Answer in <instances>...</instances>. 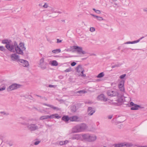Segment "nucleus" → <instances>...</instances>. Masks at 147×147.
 <instances>
[{
	"label": "nucleus",
	"mask_w": 147,
	"mask_h": 147,
	"mask_svg": "<svg viewBox=\"0 0 147 147\" xmlns=\"http://www.w3.org/2000/svg\"><path fill=\"white\" fill-rule=\"evenodd\" d=\"M61 51V50L60 49H56L52 51V52L54 53H60Z\"/></svg>",
	"instance_id": "nucleus-22"
},
{
	"label": "nucleus",
	"mask_w": 147,
	"mask_h": 147,
	"mask_svg": "<svg viewBox=\"0 0 147 147\" xmlns=\"http://www.w3.org/2000/svg\"><path fill=\"white\" fill-rule=\"evenodd\" d=\"M93 55L95 56L96 55V54H93Z\"/></svg>",
	"instance_id": "nucleus-61"
},
{
	"label": "nucleus",
	"mask_w": 147,
	"mask_h": 147,
	"mask_svg": "<svg viewBox=\"0 0 147 147\" xmlns=\"http://www.w3.org/2000/svg\"><path fill=\"white\" fill-rule=\"evenodd\" d=\"M62 21L63 22H65V20H62Z\"/></svg>",
	"instance_id": "nucleus-59"
},
{
	"label": "nucleus",
	"mask_w": 147,
	"mask_h": 147,
	"mask_svg": "<svg viewBox=\"0 0 147 147\" xmlns=\"http://www.w3.org/2000/svg\"><path fill=\"white\" fill-rule=\"evenodd\" d=\"M93 10L95 11V12H96V10H96L95 8H93Z\"/></svg>",
	"instance_id": "nucleus-56"
},
{
	"label": "nucleus",
	"mask_w": 147,
	"mask_h": 147,
	"mask_svg": "<svg viewBox=\"0 0 147 147\" xmlns=\"http://www.w3.org/2000/svg\"><path fill=\"white\" fill-rule=\"evenodd\" d=\"M2 43L6 44L5 47L9 51L13 53L16 52L18 54L23 55V51L26 49L23 43L21 42L18 45L16 41H14L12 42L11 40L7 39L2 40Z\"/></svg>",
	"instance_id": "nucleus-1"
},
{
	"label": "nucleus",
	"mask_w": 147,
	"mask_h": 147,
	"mask_svg": "<svg viewBox=\"0 0 147 147\" xmlns=\"http://www.w3.org/2000/svg\"><path fill=\"white\" fill-rule=\"evenodd\" d=\"M42 105H45L47 106V107H49L52 108L53 110H57V111L59 110L60 109L57 107H55L53 105H50L49 104H47L45 103H42Z\"/></svg>",
	"instance_id": "nucleus-16"
},
{
	"label": "nucleus",
	"mask_w": 147,
	"mask_h": 147,
	"mask_svg": "<svg viewBox=\"0 0 147 147\" xmlns=\"http://www.w3.org/2000/svg\"><path fill=\"white\" fill-rule=\"evenodd\" d=\"M112 117V115H110L108 116V118L109 119H111Z\"/></svg>",
	"instance_id": "nucleus-51"
},
{
	"label": "nucleus",
	"mask_w": 147,
	"mask_h": 147,
	"mask_svg": "<svg viewBox=\"0 0 147 147\" xmlns=\"http://www.w3.org/2000/svg\"><path fill=\"white\" fill-rule=\"evenodd\" d=\"M43 7L45 8H47L48 7V5L47 3H45Z\"/></svg>",
	"instance_id": "nucleus-38"
},
{
	"label": "nucleus",
	"mask_w": 147,
	"mask_h": 147,
	"mask_svg": "<svg viewBox=\"0 0 147 147\" xmlns=\"http://www.w3.org/2000/svg\"><path fill=\"white\" fill-rule=\"evenodd\" d=\"M5 86H3L2 88H0V91H3L5 89Z\"/></svg>",
	"instance_id": "nucleus-37"
},
{
	"label": "nucleus",
	"mask_w": 147,
	"mask_h": 147,
	"mask_svg": "<svg viewBox=\"0 0 147 147\" xmlns=\"http://www.w3.org/2000/svg\"><path fill=\"white\" fill-rule=\"evenodd\" d=\"M91 15H92V16H93L94 17H95V18H97V17H98V16H95L94 14H91Z\"/></svg>",
	"instance_id": "nucleus-52"
},
{
	"label": "nucleus",
	"mask_w": 147,
	"mask_h": 147,
	"mask_svg": "<svg viewBox=\"0 0 147 147\" xmlns=\"http://www.w3.org/2000/svg\"><path fill=\"white\" fill-rule=\"evenodd\" d=\"M143 11L145 12H147V7L143 9Z\"/></svg>",
	"instance_id": "nucleus-47"
},
{
	"label": "nucleus",
	"mask_w": 147,
	"mask_h": 147,
	"mask_svg": "<svg viewBox=\"0 0 147 147\" xmlns=\"http://www.w3.org/2000/svg\"><path fill=\"white\" fill-rule=\"evenodd\" d=\"M96 18L99 21H101V20H104V19L102 18V17H101L98 16V17H97Z\"/></svg>",
	"instance_id": "nucleus-33"
},
{
	"label": "nucleus",
	"mask_w": 147,
	"mask_h": 147,
	"mask_svg": "<svg viewBox=\"0 0 147 147\" xmlns=\"http://www.w3.org/2000/svg\"><path fill=\"white\" fill-rule=\"evenodd\" d=\"M133 44L132 41V42L128 41V42H127L124 43V44Z\"/></svg>",
	"instance_id": "nucleus-39"
},
{
	"label": "nucleus",
	"mask_w": 147,
	"mask_h": 147,
	"mask_svg": "<svg viewBox=\"0 0 147 147\" xmlns=\"http://www.w3.org/2000/svg\"><path fill=\"white\" fill-rule=\"evenodd\" d=\"M63 142V143L64 144V145L66 144L68 142V141L67 140H65Z\"/></svg>",
	"instance_id": "nucleus-45"
},
{
	"label": "nucleus",
	"mask_w": 147,
	"mask_h": 147,
	"mask_svg": "<svg viewBox=\"0 0 147 147\" xmlns=\"http://www.w3.org/2000/svg\"><path fill=\"white\" fill-rule=\"evenodd\" d=\"M139 108H142L141 107V106L136 104H135L134 106L131 108V110H137Z\"/></svg>",
	"instance_id": "nucleus-18"
},
{
	"label": "nucleus",
	"mask_w": 147,
	"mask_h": 147,
	"mask_svg": "<svg viewBox=\"0 0 147 147\" xmlns=\"http://www.w3.org/2000/svg\"><path fill=\"white\" fill-rule=\"evenodd\" d=\"M72 70L71 67H69L66 70L64 71L65 72H68L72 71Z\"/></svg>",
	"instance_id": "nucleus-29"
},
{
	"label": "nucleus",
	"mask_w": 147,
	"mask_h": 147,
	"mask_svg": "<svg viewBox=\"0 0 147 147\" xmlns=\"http://www.w3.org/2000/svg\"><path fill=\"white\" fill-rule=\"evenodd\" d=\"M19 64L24 67H27L29 66L28 61L22 59H19L17 61Z\"/></svg>",
	"instance_id": "nucleus-9"
},
{
	"label": "nucleus",
	"mask_w": 147,
	"mask_h": 147,
	"mask_svg": "<svg viewBox=\"0 0 147 147\" xmlns=\"http://www.w3.org/2000/svg\"><path fill=\"white\" fill-rule=\"evenodd\" d=\"M95 30V28L94 27H91L90 28V30L91 32H94Z\"/></svg>",
	"instance_id": "nucleus-34"
},
{
	"label": "nucleus",
	"mask_w": 147,
	"mask_h": 147,
	"mask_svg": "<svg viewBox=\"0 0 147 147\" xmlns=\"http://www.w3.org/2000/svg\"><path fill=\"white\" fill-rule=\"evenodd\" d=\"M51 65L53 66H57L58 65V63L56 61L53 60L52 62Z\"/></svg>",
	"instance_id": "nucleus-23"
},
{
	"label": "nucleus",
	"mask_w": 147,
	"mask_h": 147,
	"mask_svg": "<svg viewBox=\"0 0 147 147\" xmlns=\"http://www.w3.org/2000/svg\"><path fill=\"white\" fill-rule=\"evenodd\" d=\"M20 86L21 85L20 84H18L16 83H14L10 86L9 87L7 88V90L8 91H9L19 88Z\"/></svg>",
	"instance_id": "nucleus-7"
},
{
	"label": "nucleus",
	"mask_w": 147,
	"mask_h": 147,
	"mask_svg": "<svg viewBox=\"0 0 147 147\" xmlns=\"http://www.w3.org/2000/svg\"><path fill=\"white\" fill-rule=\"evenodd\" d=\"M62 119L65 121H67L69 120V118L68 116H64L62 117Z\"/></svg>",
	"instance_id": "nucleus-21"
},
{
	"label": "nucleus",
	"mask_w": 147,
	"mask_h": 147,
	"mask_svg": "<svg viewBox=\"0 0 147 147\" xmlns=\"http://www.w3.org/2000/svg\"><path fill=\"white\" fill-rule=\"evenodd\" d=\"M112 1H117V0H112Z\"/></svg>",
	"instance_id": "nucleus-58"
},
{
	"label": "nucleus",
	"mask_w": 147,
	"mask_h": 147,
	"mask_svg": "<svg viewBox=\"0 0 147 147\" xmlns=\"http://www.w3.org/2000/svg\"><path fill=\"white\" fill-rule=\"evenodd\" d=\"M104 76V74L103 72H101L97 76V78H100L103 77Z\"/></svg>",
	"instance_id": "nucleus-24"
},
{
	"label": "nucleus",
	"mask_w": 147,
	"mask_h": 147,
	"mask_svg": "<svg viewBox=\"0 0 147 147\" xmlns=\"http://www.w3.org/2000/svg\"><path fill=\"white\" fill-rule=\"evenodd\" d=\"M43 99H44L45 100H47V98L45 97H43Z\"/></svg>",
	"instance_id": "nucleus-54"
},
{
	"label": "nucleus",
	"mask_w": 147,
	"mask_h": 147,
	"mask_svg": "<svg viewBox=\"0 0 147 147\" xmlns=\"http://www.w3.org/2000/svg\"><path fill=\"white\" fill-rule=\"evenodd\" d=\"M86 128L87 126L85 124L81 123L74 127L72 129V132L75 133L82 131L86 129Z\"/></svg>",
	"instance_id": "nucleus-3"
},
{
	"label": "nucleus",
	"mask_w": 147,
	"mask_h": 147,
	"mask_svg": "<svg viewBox=\"0 0 147 147\" xmlns=\"http://www.w3.org/2000/svg\"><path fill=\"white\" fill-rule=\"evenodd\" d=\"M49 10H50L51 13H56L57 12V11H55V9L53 8H50Z\"/></svg>",
	"instance_id": "nucleus-31"
},
{
	"label": "nucleus",
	"mask_w": 147,
	"mask_h": 147,
	"mask_svg": "<svg viewBox=\"0 0 147 147\" xmlns=\"http://www.w3.org/2000/svg\"><path fill=\"white\" fill-rule=\"evenodd\" d=\"M8 144L10 146H11L13 145V144L11 143H9Z\"/></svg>",
	"instance_id": "nucleus-53"
},
{
	"label": "nucleus",
	"mask_w": 147,
	"mask_h": 147,
	"mask_svg": "<svg viewBox=\"0 0 147 147\" xmlns=\"http://www.w3.org/2000/svg\"><path fill=\"white\" fill-rule=\"evenodd\" d=\"M76 71L81 76L83 77L86 76V75L84 74L83 73V72L84 71V69L81 65H79L78 66L76 67Z\"/></svg>",
	"instance_id": "nucleus-5"
},
{
	"label": "nucleus",
	"mask_w": 147,
	"mask_h": 147,
	"mask_svg": "<svg viewBox=\"0 0 147 147\" xmlns=\"http://www.w3.org/2000/svg\"><path fill=\"white\" fill-rule=\"evenodd\" d=\"M83 138L88 142H92L95 141L97 137L95 136H91L88 134H84L82 135Z\"/></svg>",
	"instance_id": "nucleus-4"
},
{
	"label": "nucleus",
	"mask_w": 147,
	"mask_h": 147,
	"mask_svg": "<svg viewBox=\"0 0 147 147\" xmlns=\"http://www.w3.org/2000/svg\"><path fill=\"white\" fill-rule=\"evenodd\" d=\"M73 49H75L78 53L82 54H85L86 53V52L83 51L82 47H79L77 46H74L73 47Z\"/></svg>",
	"instance_id": "nucleus-8"
},
{
	"label": "nucleus",
	"mask_w": 147,
	"mask_h": 147,
	"mask_svg": "<svg viewBox=\"0 0 147 147\" xmlns=\"http://www.w3.org/2000/svg\"><path fill=\"white\" fill-rule=\"evenodd\" d=\"M63 143V141H60L59 142V144L61 145H64V144Z\"/></svg>",
	"instance_id": "nucleus-43"
},
{
	"label": "nucleus",
	"mask_w": 147,
	"mask_h": 147,
	"mask_svg": "<svg viewBox=\"0 0 147 147\" xmlns=\"http://www.w3.org/2000/svg\"><path fill=\"white\" fill-rule=\"evenodd\" d=\"M34 95H35L36 96H38V97H40L41 99H43V97H42L41 96H40L37 95V94H35Z\"/></svg>",
	"instance_id": "nucleus-44"
},
{
	"label": "nucleus",
	"mask_w": 147,
	"mask_h": 147,
	"mask_svg": "<svg viewBox=\"0 0 147 147\" xmlns=\"http://www.w3.org/2000/svg\"><path fill=\"white\" fill-rule=\"evenodd\" d=\"M79 138V135L78 134H76L74 135L72 137L73 139H77L78 140Z\"/></svg>",
	"instance_id": "nucleus-25"
},
{
	"label": "nucleus",
	"mask_w": 147,
	"mask_h": 147,
	"mask_svg": "<svg viewBox=\"0 0 147 147\" xmlns=\"http://www.w3.org/2000/svg\"><path fill=\"white\" fill-rule=\"evenodd\" d=\"M62 42V40H59V39H57V43H60V42Z\"/></svg>",
	"instance_id": "nucleus-41"
},
{
	"label": "nucleus",
	"mask_w": 147,
	"mask_h": 147,
	"mask_svg": "<svg viewBox=\"0 0 147 147\" xmlns=\"http://www.w3.org/2000/svg\"><path fill=\"white\" fill-rule=\"evenodd\" d=\"M121 65V64L119 63H117V64H115L111 67L112 68H113L115 67H120Z\"/></svg>",
	"instance_id": "nucleus-26"
},
{
	"label": "nucleus",
	"mask_w": 147,
	"mask_h": 147,
	"mask_svg": "<svg viewBox=\"0 0 147 147\" xmlns=\"http://www.w3.org/2000/svg\"><path fill=\"white\" fill-rule=\"evenodd\" d=\"M87 112L88 113V115L91 116L95 112V111L93 110L92 107H89L88 108Z\"/></svg>",
	"instance_id": "nucleus-15"
},
{
	"label": "nucleus",
	"mask_w": 147,
	"mask_h": 147,
	"mask_svg": "<svg viewBox=\"0 0 147 147\" xmlns=\"http://www.w3.org/2000/svg\"><path fill=\"white\" fill-rule=\"evenodd\" d=\"M39 6H42V4H41V3H40V4H39Z\"/></svg>",
	"instance_id": "nucleus-57"
},
{
	"label": "nucleus",
	"mask_w": 147,
	"mask_h": 147,
	"mask_svg": "<svg viewBox=\"0 0 147 147\" xmlns=\"http://www.w3.org/2000/svg\"><path fill=\"white\" fill-rule=\"evenodd\" d=\"M107 94L109 96L112 97L118 96L119 95V93L117 91L109 90L107 92Z\"/></svg>",
	"instance_id": "nucleus-11"
},
{
	"label": "nucleus",
	"mask_w": 147,
	"mask_h": 147,
	"mask_svg": "<svg viewBox=\"0 0 147 147\" xmlns=\"http://www.w3.org/2000/svg\"><path fill=\"white\" fill-rule=\"evenodd\" d=\"M23 120H26V122H23L21 123L22 125L26 126L28 129L31 131H34L38 130L39 129L42 128L43 125L40 124L37 125L36 124L31 123L29 124L30 121H34V119L33 118H29L26 119L25 117H21Z\"/></svg>",
	"instance_id": "nucleus-2"
},
{
	"label": "nucleus",
	"mask_w": 147,
	"mask_h": 147,
	"mask_svg": "<svg viewBox=\"0 0 147 147\" xmlns=\"http://www.w3.org/2000/svg\"><path fill=\"white\" fill-rule=\"evenodd\" d=\"M10 57L12 60L15 61L18 60L19 57V56L15 53H14L11 55Z\"/></svg>",
	"instance_id": "nucleus-13"
},
{
	"label": "nucleus",
	"mask_w": 147,
	"mask_h": 147,
	"mask_svg": "<svg viewBox=\"0 0 147 147\" xmlns=\"http://www.w3.org/2000/svg\"><path fill=\"white\" fill-rule=\"evenodd\" d=\"M78 118L77 116H74L69 117V120L71 121H77Z\"/></svg>",
	"instance_id": "nucleus-19"
},
{
	"label": "nucleus",
	"mask_w": 147,
	"mask_h": 147,
	"mask_svg": "<svg viewBox=\"0 0 147 147\" xmlns=\"http://www.w3.org/2000/svg\"><path fill=\"white\" fill-rule=\"evenodd\" d=\"M57 13H62L60 11H57Z\"/></svg>",
	"instance_id": "nucleus-55"
},
{
	"label": "nucleus",
	"mask_w": 147,
	"mask_h": 147,
	"mask_svg": "<svg viewBox=\"0 0 147 147\" xmlns=\"http://www.w3.org/2000/svg\"><path fill=\"white\" fill-rule=\"evenodd\" d=\"M0 113L1 114H3L4 115H8L9 114L8 113H6V112L4 111H1L0 112Z\"/></svg>",
	"instance_id": "nucleus-32"
},
{
	"label": "nucleus",
	"mask_w": 147,
	"mask_h": 147,
	"mask_svg": "<svg viewBox=\"0 0 147 147\" xmlns=\"http://www.w3.org/2000/svg\"><path fill=\"white\" fill-rule=\"evenodd\" d=\"M40 142V141H37L36 142H35L34 143V144L35 145H37Z\"/></svg>",
	"instance_id": "nucleus-40"
},
{
	"label": "nucleus",
	"mask_w": 147,
	"mask_h": 147,
	"mask_svg": "<svg viewBox=\"0 0 147 147\" xmlns=\"http://www.w3.org/2000/svg\"><path fill=\"white\" fill-rule=\"evenodd\" d=\"M47 65V63L44 62V59L43 57L41 58L40 60L39 65L42 69H46Z\"/></svg>",
	"instance_id": "nucleus-6"
},
{
	"label": "nucleus",
	"mask_w": 147,
	"mask_h": 147,
	"mask_svg": "<svg viewBox=\"0 0 147 147\" xmlns=\"http://www.w3.org/2000/svg\"><path fill=\"white\" fill-rule=\"evenodd\" d=\"M131 49V50H134V49Z\"/></svg>",
	"instance_id": "nucleus-60"
},
{
	"label": "nucleus",
	"mask_w": 147,
	"mask_h": 147,
	"mask_svg": "<svg viewBox=\"0 0 147 147\" xmlns=\"http://www.w3.org/2000/svg\"><path fill=\"white\" fill-rule=\"evenodd\" d=\"M96 12L98 14H100L101 13V11L99 10H97L96 11Z\"/></svg>",
	"instance_id": "nucleus-42"
},
{
	"label": "nucleus",
	"mask_w": 147,
	"mask_h": 147,
	"mask_svg": "<svg viewBox=\"0 0 147 147\" xmlns=\"http://www.w3.org/2000/svg\"><path fill=\"white\" fill-rule=\"evenodd\" d=\"M130 146L129 144L126 143H124L117 144L115 145V147H129Z\"/></svg>",
	"instance_id": "nucleus-12"
},
{
	"label": "nucleus",
	"mask_w": 147,
	"mask_h": 147,
	"mask_svg": "<svg viewBox=\"0 0 147 147\" xmlns=\"http://www.w3.org/2000/svg\"><path fill=\"white\" fill-rule=\"evenodd\" d=\"M125 81L123 80H121L118 84V87L120 90L123 92L125 90L124 84Z\"/></svg>",
	"instance_id": "nucleus-10"
},
{
	"label": "nucleus",
	"mask_w": 147,
	"mask_h": 147,
	"mask_svg": "<svg viewBox=\"0 0 147 147\" xmlns=\"http://www.w3.org/2000/svg\"><path fill=\"white\" fill-rule=\"evenodd\" d=\"M126 76V74H123L120 76L119 77V78L121 79H123Z\"/></svg>",
	"instance_id": "nucleus-35"
},
{
	"label": "nucleus",
	"mask_w": 147,
	"mask_h": 147,
	"mask_svg": "<svg viewBox=\"0 0 147 147\" xmlns=\"http://www.w3.org/2000/svg\"><path fill=\"white\" fill-rule=\"evenodd\" d=\"M86 92L84 90H81L77 92V93L79 94H84Z\"/></svg>",
	"instance_id": "nucleus-30"
},
{
	"label": "nucleus",
	"mask_w": 147,
	"mask_h": 147,
	"mask_svg": "<svg viewBox=\"0 0 147 147\" xmlns=\"http://www.w3.org/2000/svg\"><path fill=\"white\" fill-rule=\"evenodd\" d=\"M55 115L54 114H53L50 116L49 115H45L41 116L40 118V120H43L44 119H46L48 118H54Z\"/></svg>",
	"instance_id": "nucleus-14"
},
{
	"label": "nucleus",
	"mask_w": 147,
	"mask_h": 147,
	"mask_svg": "<svg viewBox=\"0 0 147 147\" xmlns=\"http://www.w3.org/2000/svg\"><path fill=\"white\" fill-rule=\"evenodd\" d=\"M86 103L88 104H90L92 103V102H91L90 101H86L85 102Z\"/></svg>",
	"instance_id": "nucleus-50"
},
{
	"label": "nucleus",
	"mask_w": 147,
	"mask_h": 147,
	"mask_svg": "<svg viewBox=\"0 0 147 147\" xmlns=\"http://www.w3.org/2000/svg\"><path fill=\"white\" fill-rule=\"evenodd\" d=\"M54 86L53 85L51 84L49 85V87L50 88L53 87Z\"/></svg>",
	"instance_id": "nucleus-49"
},
{
	"label": "nucleus",
	"mask_w": 147,
	"mask_h": 147,
	"mask_svg": "<svg viewBox=\"0 0 147 147\" xmlns=\"http://www.w3.org/2000/svg\"><path fill=\"white\" fill-rule=\"evenodd\" d=\"M0 50L4 52L5 51L6 49L4 47L1 46H0Z\"/></svg>",
	"instance_id": "nucleus-28"
},
{
	"label": "nucleus",
	"mask_w": 147,
	"mask_h": 147,
	"mask_svg": "<svg viewBox=\"0 0 147 147\" xmlns=\"http://www.w3.org/2000/svg\"><path fill=\"white\" fill-rule=\"evenodd\" d=\"M55 118L57 119H59L60 118V116H59V115L56 116H55Z\"/></svg>",
	"instance_id": "nucleus-48"
},
{
	"label": "nucleus",
	"mask_w": 147,
	"mask_h": 147,
	"mask_svg": "<svg viewBox=\"0 0 147 147\" xmlns=\"http://www.w3.org/2000/svg\"><path fill=\"white\" fill-rule=\"evenodd\" d=\"M135 104H134L133 102H131L130 103V105L132 106H133L135 105Z\"/></svg>",
	"instance_id": "nucleus-46"
},
{
	"label": "nucleus",
	"mask_w": 147,
	"mask_h": 147,
	"mask_svg": "<svg viewBox=\"0 0 147 147\" xmlns=\"http://www.w3.org/2000/svg\"><path fill=\"white\" fill-rule=\"evenodd\" d=\"M76 64V62H73L71 63V65L72 66H74Z\"/></svg>",
	"instance_id": "nucleus-36"
},
{
	"label": "nucleus",
	"mask_w": 147,
	"mask_h": 147,
	"mask_svg": "<svg viewBox=\"0 0 147 147\" xmlns=\"http://www.w3.org/2000/svg\"><path fill=\"white\" fill-rule=\"evenodd\" d=\"M71 111L74 113L76 111V107L75 105H72L70 107Z\"/></svg>",
	"instance_id": "nucleus-20"
},
{
	"label": "nucleus",
	"mask_w": 147,
	"mask_h": 147,
	"mask_svg": "<svg viewBox=\"0 0 147 147\" xmlns=\"http://www.w3.org/2000/svg\"><path fill=\"white\" fill-rule=\"evenodd\" d=\"M98 99L101 100L105 101L107 100V99L105 98L103 94H101L99 95L97 98Z\"/></svg>",
	"instance_id": "nucleus-17"
},
{
	"label": "nucleus",
	"mask_w": 147,
	"mask_h": 147,
	"mask_svg": "<svg viewBox=\"0 0 147 147\" xmlns=\"http://www.w3.org/2000/svg\"><path fill=\"white\" fill-rule=\"evenodd\" d=\"M144 37H142L141 38H140V39H138V40H136V41H132L133 44H134V43H136L139 42L140 41V40H141V39H142Z\"/></svg>",
	"instance_id": "nucleus-27"
}]
</instances>
